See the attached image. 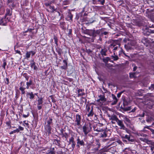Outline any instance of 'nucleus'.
<instances>
[{
    "label": "nucleus",
    "mask_w": 154,
    "mask_h": 154,
    "mask_svg": "<svg viewBox=\"0 0 154 154\" xmlns=\"http://www.w3.org/2000/svg\"><path fill=\"white\" fill-rule=\"evenodd\" d=\"M112 98H113V100H118L117 98L116 97V96L113 94H112Z\"/></svg>",
    "instance_id": "51"
},
{
    "label": "nucleus",
    "mask_w": 154,
    "mask_h": 154,
    "mask_svg": "<svg viewBox=\"0 0 154 154\" xmlns=\"http://www.w3.org/2000/svg\"><path fill=\"white\" fill-rule=\"evenodd\" d=\"M110 60V58H109V57H106L105 58H104L103 59V61L104 62H107L109 60Z\"/></svg>",
    "instance_id": "40"
},
{
    "label": "nucleus",
    "mask_w": 154,
    "mask_h": 154,
    "mask_svg": "<svg viewBox=\"0 0 154 154\" xmlns=\"http://www.w3.org/2000/svg\"><path fill=\"white\" fill-rule=\"evenodd\" d=\"M149 109H151L153 106L154 105V102L153 101H151L149 102Z\"/></svg>",
    "instance_id": "27"
},
{
    "label": "nucleus",
    "mask_w": 154,
    "mask_h": 154,
    "mask_svg": "<svg viewBox=\"0 0 154 154\" xmlns=\"http://www.w3.org/2000/svg\"><path fill=\"white\" fill-rule=\"evenodd\" d=\"M134 41H131L128 42L127 45H125V48L128 50L131 48V46L134 45Z\"/></svg>",
    "instance_id": "7"
},
{
    "label": "nucleus",
    "mask_w": 154,
    "mask_h": 154,
    "mask_svg": "<svg viewBox=\"0 0 154 154\" xmlns=\"http://www.w3.org/2000/svg\"><path fill=\"white\" fill-rule=\"evenodd\" d=\"M135 73H129V77L131 78H133L135 77Z\"/></svg>",
    "instance_id": "32"
},
{
    "label": "nucleus",
    "mask_w": 154,
    "mask_h": 154,
    "mask_svg": "<svg viewBox=\"0 0 154 154\" xmlns=\"http://www.w3.org/2000/svg\"><path fill=\"white\" fill-rule=\"evenodd\" d=\"M63 62L64 63V65H67V62L66 60H64Z\"/></svg>",
    "instance_id": "63"
},
{
    "label": "nucleus",
    "mask_w": 154,
    "mask_h": 154,
    "mask_svg": "<svg viewBox=\"0 0 154 154\" xmlns=\"http://www.w3.org/2000/svg\"><path fill=\"white\" fill-rule=\"evenodd\" d=\"M67 67V65H64L63 66L60 67V68L62 69H66Z\"/></svg>",
    "instance_id": "37"
},
{
    "label": "nucleus",
    "mask_w": 154,
    "mask_h": 154,
    "mask_svg": "<svg viewBox=\"0 0 154 154\" xmlns=\"http://www.w3.org/2000/svg\"><path fill=\"white\" fill-rule=\"evenodd\" d=\"M87 32L91 36L94 37H96L98 35H100L101 33V29L96 30L94 29H92L88 30Z\"/></svg>",
    "instance_id": "2"
},
{
    "label": "nucleus",
    "mask_w": 154,
    "mask_h": 154,
    "mask_svg": "<svg viewBox=\"0 0 154 154\" xmlns=\"http://www.w3.org/2000/svg\"><path fill=\"white\" fill-rule=\"evenodd\" d=\"M35 63L34 61L33 60H32L30 61V66L31 68L33 69L34 70H37L38 69L37 67L35 65Z\"/></svg>",
    "instance_id": "12"
},
{
    "label": "nucleus",
    "mask_w": 154,
    "mask_h": 154,
    "mask_svg": "<svg viewBox=\"0 0 154 154\" xmlns=\"http://www.w3.org/2000/svg\"><path fill=\"white\" fill-rule=\"evenodd\" d=\"M110 120H111L112 121H115L116 122L119 119L117 118V116L115 115H112L110 116Z\"/></svg>",
    "instance_id": "17"
},
{
    "label": "nucleus",
    "mask_w": 154,
    "mask_h": 154,
    "mask_svg": "<svg viewBox=\"0 0 154 154\" xmlns=\"http://www.w3.org/2000/svg\"><path fill=\"white\" fill-rule=\"evenodd\" d=\"M9 20L5 16L4 17L2 18L0 20V25L2 26H6V24L8 22Z\"/></svg>",
    "instance_id": "5"
},
{
    "label": "nucleus",
    "mask_w": 154,
    "mask_h": 154,
    "mask_svg": "<svg viewBox=\"0 0 154 154\" xmlns=\"http://www.w3.org/2000/svg\"><path fill=\"white\" fill-rule=\"evenodd\" d=\"M149 126H146L144 127L143 129V131H146V130H145L146 128L148 129L150 131V129H152L149 128Z\"/></svg>",
    "instance_id": "43"
},
{
    "label": "nucleus",
    "mask_w": 154,
    "mask_h": 154,
    "mask_svg": "<svg viewBox=\"0 0 154 154\" xmlns=\"http://www.w3.org/2000/svg\"><path fill=\"white\" fill-rule=\"evenodd\" d=\"M137 109V108L136 107H134L133 109L131 110V112H134Z\"/></svg>",
    "instance_id": "56"
},
{
    "label": "nucleus",
    "mask_w": 154,
    "mask_h": 154,
    "mask_svg": "<svg viewBox=\"0 0 154 154\" xmlns=\"http://www.w3.org/2000/svg\"><path fill=\"white\" fill-rule=\"evenodd\" d=\"M45 129L48 134L51 133V128L50 125H46L45 126Z\"/></svg>",
    "instance_id": "15"
},
{
    "label": "nucleus",
    "mask_w": 154,
    "mask_h": 154,
    "mask_svg": "<svg viewBox=\"0 0 154 154\" xmlns=\"http://www.w3.org/2000/svg\"><path fill=\"white\" fill-rule=\"evenodd\" d=\"M140 140H142V141H143L144 142H145L146 143H147V141L148 140V139H143V138H140Z\"/></svg>",
    "instance_id": "48"
},
{
    "label": "nucleus",
    "mask_w": 154,
    "mask_h": 154,
    "mask_svg": "<svg viewBox=\"0 0 154 154\" xmlns=\"http://www.w3.org/2000/svg\"><path fill=\"white\" fill-rule=\"evenodd\" d=\"M145 116V113L144 112H143L142 114L140 115V116L141 117H143Z\"/></svg>",
    "instance_id": "64"
},
{
    "label": "nucleus",
    "mask_w": 154,
    "mask_h": 154,
    "mask_svg": "<svg viewBox=\"0 0 154 154\" xmlns=\"http://www.w3.org/2000/svg\"><path fill=\"white\" fill-rule=\"evenodd\" d=\"M25 88H23V87H21L19 88V89L21 91V94H25Z\"/></svg>",
    "instance_id": "26"
},
{
    "label": "nucleus",
    "mask_w": 154,
    "mask_h": 154,
    "mask_svg": "<svg viewBox=\"0 0 154 154\" xmlns=\"http://www.w3.org/2000/svg\"><path fill=\"white\" fill-rule=\"evenodd\" d=\"M120 137L124 143H128L130 142L134 141V139L131 135L121 134L120 135Z\"/></svg>",
    "instance_id": "1"
},
{
    "label": "nucleus",
    "mask_w": 154,
    "mask_h": 154,
    "mask_svg": "<svg viewBox=\"0 0 154 154\" xmlns=\"http://www.w3.org/2000/svg\"><path fill=\"white\" fill-rule=\"evenodd\" d=\"M27 95H29V98L30 99H33L34 97V94H33L32 92H27L26 93Z\"/></svg>",
    "instance_id": "20"
},
{
    "label": "nucleus",
    "mask_w": 154,
    "mask_h": 154,
    "mask_svg": "<svg viewBox=\"0 0 154 154\" xmlns=\"http://www.w3.org/2000/svg\"><path fill=\"white\" fill-rule=\"evenodd\" d=\"M143 34L146 35H149L150 33H154V30L146 29L143 32Z\"/></svg>",
    "instance_id": "10"
},
{
    "label": "nucleus",
    "mask_w": 154,
    "mask_h": 154,
    "mask_svg": "<svg viewBox=\"0 0 154 154\" xmlns=\"http://www.w3.org/2000/svg\"><path fill=\"white\" fill-rule=\"evenodd\" d=\"M64 130L63 129H61L60 130V135H62L63 134L64 132Z\"/></svg>",
    "instance_id": "58"
},
{
    "label": "nucleus",
    "mask_w": 154,
    "mask_h": 154,
    "mask_svg": "<svg viewBox=\"0 0 154 154\" xmlns=\"http://www.w3.org/2000/svg\"><path fill=\"white\" fill-rule=\"evenodd\" d=\"M99 99L97 100V102H100L101 101L102 103H104L106 100V99L104 95H100L99 96Z\"/></svg>",
    "instance_id": "9"
},
{
    "label": "nucleus",
    "mask_w": 154,
    "mask_h": 154,
    "mask_svg": "<svg viewBox=\"0 0 154 154\" xmlns=\"http://www.w3.org/2000/svg\"><path fill=\"white\" fill-rule=\"evenodd\" d=\"M92 51L90 49H86V52L88 54H90L91 53Z\"/></svg>",
    "instance_id": "45"
},
{
    "label": "nucleus",
    "mask_w": 154,
    "mask_h": 154,
    "mask_svg": "<svg viewBox=\"0 0 154 154\" xmlns=\"http://www.w3.org/2000/svg\"><path fill=\"white\" fill-rule=\"evenodd\" d=\"M107 51L106 49L105 48L102 49L100 53L102 56H106V52Z\"/></svg>",
    "instance_id": "19"
},
{
    "label": "nucleus",
    "mask_w": 154,
    "mask_h": 154,
    "mask_svg": "<svg viewBox=\"0 0 154 154\" xmlns=\"http://www.w3.org/2000/svg\"><path fill=\"white\" fill-rule=\"evenodd\" d=\"M49 7L50 8L51 10V12H53L54 11H55V9H54V6H50Z\"/></svg>",
    "instance_id": "42"
},
{
    "label": "nucleus",
    "mask_w": 154,
    "mask_h": 154,
    "mask_svg": "<svg viewBox=\"0 0 154 154\" xmlns=\"http://www.w3.org/2000/svg\"><path fill=\"white\" fill-rule=\"evenodd\" d=\"M11 15V12L10 10L9 9H7L6 10V13L5 15V17L7 16H10Z\"/></svg>",
    "instance_id": "22"
},
{
    "label": "nucleus",
    "mask_w": 154,
    "mask_h": 154,
    "mask_svg": "<svg viewBox=\"0 0 154 154\" xmlns=\"http://www.w3.org/2000/svg\"><path fill=\"white\" fill-rule=\"evenodd\" d=\"M125 56L127 57L130 60L133 61H135L137 60H140V57L141 56L138 54H130V56L125 55Z\"/></svg>",
    "instance_id": "3"
},
{
    "label": "nucleus",
    "mask_w": 154,
    "mask_h": 154,
    "mask_svg": "<svg viewBox=\"0 0 154 154\" xmlns=\"http://www.w3.org/2000/svg\"><path fill=\"white\" fill-rule=\"evenodd\" d=\"M84 91V89H79L78 90L77 92L78 93V96L79 97L85 95V93L83 92Z\"/></svg>",
    "instance_id": "14"
},
{
    "label": "nucleus",
    "mask_w": 154,
    "mask_h": 154,
    "mask_svg": "<svg viewBox=\"0 0 154 154\" xmlns=\"http://www.w3.org/2000/svg\"><path fill=\"white\" fill-rule=\"evenodd\" d=\"M63 137H64L65 138L67 139L68 137V134L67 133H65L63 134L62 135Z\"/></svg>",
    "instance_id": "38"
},
{
    "label": "nucleus",
    "mask_w": 154,
    "mask_h": 154,
    "mask_svg": "<svg viewBox=\"0 0 154 154\" xmlns=\"http://www.w3.org/2000/svg\"><path fill=\"white\" fill-rule=\"evenodd\" d=\"M118 125L120 127V128L123 130H127V129L125 128L124 125L123 124L122 121L118 119L116 122Z\"/></svg>",
    "instance_id": "8"
},
{
    "label": "nucleus",
    "mask_w": 154,
    "mask_h": 154,
    "mask_svg": "<svg viewBox=\"0 0 154 154\" xmlns=\"http://www.w3.org/2000/svg\"><path fill=\"white\" fill-rule=\"evenodd\" d=\"M149 89L151 91L154 90V84H152L151 86L149 87Z\"/></svg>",
    "instance_id": "35"
},
{
    "label": "nucleus",
    "mask_w": 154,
    "mask_h": 154,
    "mask_svg": "<svg viewBox=\"0 0 154 154\" xmlns=\"http://www.w3.org/2000/svg\"><path fill=\"white\" fill-rule=\"evenodd\" d=\"M94 114V113L93 112V109L92 108L87 115L88 117H91Z\"/></svg>",
    "instance_id": "25"
},
{
    "label": "nucleus",
    "mask_w": 154,
    "mask_h": 154,
    "mask_svg": "<svg viewBox=\"0 0 154 154\" xmlns=\"http://www.w3.org/2000/svg\"><path fill=\"white\" fill-rule=\"evenodd\" d=\"M52 119L51 118H50L47 121V124L46 125H50L51 123H52Z\"/></svg>",
    "instance_id": "31"
},
{
    "label": "nucleus",
    "mask_w": 154,
    "mask_h": 154,
    "mask_svg": "<svg viewBox=\"0 0 154 154\" xmlns=\"http://www.w3.org/2000/svg\"><path fill=\"white\" fill-rule=\"evenodd\" d=\"M109 32H102V29H101V33L100 34V36H102L103 35H106L107 34H108Z\"/></svg>",
    "instance_id": "33"
},
{
    "label": "nucleus",
    "mask_w": 154,
    "mask_h": 154,
    "mask_svg": "<svg viewBox=\"0 0 154 154\" xmlns=\"http://www.w3.org/2000/svg\"><path fill=\"white\" fill-rule=\"evenodd\" d=\"M137 24L139 26H146V23L143 21L138 22Z\"/></svg>",
    "instance_id": "18"
},
{
    "label": "nucleus",
    "mask_w": 154,
    "mask_h": 154,
    "mask_svg": "<svg viewBox=\"0 0 154 154\" xmlns=\"http://www.w3.org/2000/svg\"><path fill=\"white\" fill-rule=\"evenodd\" d=\"M100 146V143L97 141H96V143L92 145V146L93 147L92 150L94 152H95L98 150Z\"/></svg>",
    "instance_id": "6"
},
{
    "label": "nucleus",
    "mask_w": 154,
    "mask_h": 154,
    "mask_svg": "<svg viewBox=\"0 0 154 154\" xmlns=\"http://www.w3.org/2000/svg\"><path fill=\"white\" fill-rule=\"evenodd\" d=\"M125 110L126 111L129 110L131 109V107L129 106L128 107L125 108Z\"/></svg>",
    "instance_id": "55"
},
{
    "label": "nucleus",
    "mask_w": 154,
    "mask_h": 154,
    "mask_svg": "<svg viewBox=\"0 0 154 154\" xmlns=\"http://www.w3.org/2000/svg\"><path fill=\"white\" fill-rule=\"evenodd\" d=\"M32 80H29V82H26V85H28L29 86H30V85H32Z\"/></svg>",
    "instance_id": "39"
},
{
    "label": "nucleus",
    "mask_w": 154,
    "mask_h": 154,
    "mask_svg": "<svg viewBox=\"0 0 154 154\" xmlns=\"http://www.w3.org/2000/svg\"><path fill=\"white\" fill-rule=\"evenodd\" d=\"M31 54V52L30 51L29 52H27L26 54V58L28 59L29 58Z\"/></svg>",
    "instance_id": "36"
},
{
    "label": "nucleus",
    "mask_w": 154,
    "mask_h": 154,
    "mask_svg": "<svg viewBox=\"0 0 154 154\" xmlns=\"http://www.w3.org/2000/svg\"><path fill=\"white\" fill-rule=\"evenodd\" d=\"M56 151L54 148H50L47 151L46 154H55Z\"/></svg>",
    "instance_id": "13"
},
{
    "label": "nucleus",
    "mask_w": 154,
    "mask_h": 154,
    "mask_svg": "<svg viewBox=\"0 0 154 154\" xmlns=\"http://www.w3.org/2000/svg\"><path fill=\"white\" fill-rule=\"evenodd\" d=\"M68 17L69 18V19L70 20H72V15L71 14H70L69 15Z\"/></svg>",
    "instance_id": "57"
},
{
    "label": "nucleus",
    "mask_w": 154,
    "mask_h": 154,
    "mask_svg": "<svg viewBox=\"0 0 154 154\" xmlns=\"http://www.w3.org/2000/svg\"><path fill=\"white\" fill-rule=\"evenodd\" d=\"M122 93V92H120V93H118L117 94V97L118 98L119 97H120Z\"/></svg>",
    "instance_id": "60"
},
{
    "label": "nucleus",
    "mask_w": 154,
    "mask_h": 154,
    "mask_svg": "<svg viewBox=\"0 0 154 154\" xmlns=\"http://www.w3.org/2000/svg\"><path fill=\"white\" fill-rule=\"evenodd\" d=\"M150 131L152 133V134L153 136V138H154V129H150Z\"/></svg>",
    "instance_id": "53"
},
{
    "label": "nucleus",
    "mask_w": 154,
    "mask_h": 154,
    "mask_svg": "<svg viewBox=\"0 0 154 154\" xmlns=\"http://www.w3.org/2000/svg\"><path fill=\"white\" fill-rule=\"evenodd\" d=\"M72 143V149H74V147L75 146V141L73 142Z\"/></svg>",
    "instance_id": "49"
},
{
    "label": "nucleus",
    "mask_w": 154,
    "mask_h": 154,
    "mask_svg": "<svg viewBox=\"0 0 154 154\" xmlns=\"http://www.w3.org/2000/svg\"><path fill=\"white\" fill-rule=\"evenodd\" d=\"M112 45L113 46V47L114 48L113 50L114 51L117 50L118 48H119V45L116 46V45H112ZM114 52H115V51Z\"/></svg>",
    "instance_id": "34"
},
{
    "label": "nucleus",
    "mask_w": 154,
    "mask_h": 154,
    "mask_svg": "<svg viewBox=\"0 0 154 154\" xmlns=\"http://www.w3.org/2000/svg\"><path fill=\"white\" fill-rule=\"evenodd\" d=\"M3 64L2 66L4 69H5V66L7 65V63L5 60H3Z\"/></svg>",
    "instance_id": "29"
},
{
    "label": "nucleus",
    "mask_w": 154,
    "mask_h": 154,
    "mask_svg": "<svg viewBox=\"0 0 154 154\" xmlns=\"http://www.w3.org/2000/svg\"><path fill=\"white\" fill-rule=\"evenodd\" d=\"M114 55H112L111 56V57L112 59L116 61L118 60L119 58L117 55H115V52H114Z\"/></svg>",
    "instance_id": "21"
},
{
    "label": "nucleus",
    "mask_w": 154,
    "mask_h": 154,
    "mask_svg": "<svg viewBox=\"0 0 154 154\" xmlns=\"http://www.w3.org/2000/svg\"><path fill=\"white\" fill-rule=\"evenodd\" d=\"M152 143L154 144V142L152 143L151 140H148L146 143L150 144H151Z\"/></svg>",
    "instance_id": "52"
},
{
    "label": "nucleus",
    "mask_w": 154,
    "mask_h": 154,
    "mask_svg": "<svg viewBox=\"0 0 154 154\" xmlns=\"http://www.w3.org/2000/svg\"><path fill=\"white\" fill-rule=\"evenodd\" d=\"M73 142H74V138L73 137H71L69 139V144L70 143H72Z\"/></svg>",
    "instance_id": "44"
},
{
    "label": "nucleus",
    "mask_w": 154,
    "mask_h": 154,
    "mask_svg": "<svg viewBox=\"0 0 154 154\" xmlns=\"http://www.w3.org/2000/svg\"><path fill=\"white\" fill-rule=\"evenodd\" d=\"M91 129V128L90 125L85 124L82 127L83 132L85 135H86L90 131Z\"/></svg>",
    "instance_id": "4"
},
{
    "label": "nucleus",
    "mask_w": 154,
    "mask_h": 154,
    "mask_svg": "<svg viewBox=\"0 0 154 154\" xmlns=\"http://www.w3.org/2000/svg\"><path fill=\"white\" fill-rule=\"evenodd\" d=\"M137 69V67L135 65H134V66L133 68V71H135Z\"/></svg>",
    "instance_id": "59"
},
{
    "label": "nucleus",
    "mask_w": 154,
    "mask_h": 154,
    "mask_svg": "<svg viewBox=\"0 0 154 154\" xmlns=\"http://www.w3.org/2000/svg\"><path fill=\"white\" fill-rule=\"evenodd\" d=\"M56 51L58 53V54L61 56V54L63 53L62 50L60 48H58L57 49Z\"/></svg>",
    "instance_id": "24"
},
{
    "label": "nucleus",
    "mask_w": 154,
    "mask_h": 154,
    "mask_svg": "<svg viewBox=\"0 0 154 154\" xmlns=\"http://www.w3.org/2000/svg\"><path fill=\"white\" fill-rule=\"evenodd\" d=\"M37 105H40L42 104L43 103L42 98L41 97L39 98L37 100Z\"/></svg>",
    "instance_id": "23"
},
{
    "label": "nucleus",
    "mask_w": 154,
    "mask_h": 154,
    "mask_svg": "<svg viewBox=\"0 0 154 154\" xmlns=\"http://www.w3.org/2000/svg\"><path fill=\"white\" fill-rule=\"evenodd\" d=\"M117 101L118 100H113V101L112 102V103H111V104L112 105H115L117 103Z\"/></svg>",
    "instance_id": "47"
},
{
    "label": "nucleus",
    "mask_w": 154,
    "mask_h": 154,
    "mask_svg": "<svg viewBox=\"0 0 154 154\" xmlns=\"http://www.w3.org/2000/svg\"><path fill=\"white\" fill-rule=\"evenodd\" d=\"M77 144H80L81 146H84L85 145L84 142L82 140H80L78 137L77 140Z\"/></svg>",
    "instance_id": "16"
},
{
    "label": "nucleus",
    "mask_w": 154,
    "mask_h": 154,
    "mask_svg": "<svg viewBox=\"0 0 154 154\" xmlns=\"http://www.w3.org/2000/svg\"><path fill=\"white\" fill-rule=\"evenodd\" d=\"M31 52V54H32V56H33L35 54V52L34 51H30Z\"/></svg>",
    "instance_id": "61"
},
{
    "label": "nucleus",
    "mask_w": 154,
    "mask_h": 154,
    "mask_svg": "<svg viewBox=\"0 0 154 154\" xmlns=\"http://www.w3.org/2000/svg\"><path fill=\"white\" fill-rule=\"evenodd\" d=\"M94 131H96L98 132H101L102 131H103V130L102 129H98V128L95 129L94 128Z\"/></svg>",
    "instance_id": "50"
},
{
    "label": "nucleus",
    "mask_w": 154,
    "mask_h": 154,
    "mask_svg": "<svg viewBox=\"0 0 154 154\" xmlns=\"http://www.w3.org/2000/svg\"><path fill=\"white\" fill-rule=\"evenodd\" d=\"M81 120V116L79 114L77 115L76 116V120H75V122L76 123L75 124L78 126L80 125Z\"/></svg>",
    "instance_id": "11"
},
{
    "label": "nucleus",
    "mask_w": 154,
    "mask_h": 154,
    "mask_svg": "<svg viewBox=\"0 0 154 154\" xmlns=\"http://www.w3.org/2000/svg\"><path fill=\"white\" fill-rule=\"evenodd\" d=\"M124 119L125 120V123H126V122H127L128 123H131V121L130 120L126 117H125L124 118Z\"/></svg>",
    "instance_id": "30"
},
{
    "label": "nucleus",
    "mask_w": 154,
    "mask_h": 154,
    "mask_svg": "<svg viewBox=\"0 0 154 154\" xmlns=\"http://www.w3.org/2000/svg\"><path fill=\"white\" fill-rule=\"evenodd\" d=\"M107 136V134L105 132H104L103 134H101L100 137H106Z\"/></svg>",
    "instance_id": "41"
},
{
    "label": "nucleus",
    "mask_w": 154,
    "mask_h": 154,
    "mask_svg": "<svg viewBox=\"0 0 154 154\" xmlns=\"http://www.w3.org/2000/svg\"><path fill=\"white\" fill-rule=\"evenodd\" d=\"M95 20H93V18H91L88 20V23H91L94 22Z\"/></svg>",
    "instance_id": "46"
},
{
    "label": "nucleus",
    "mask_w": 154,
    "mask_h": 154,
    "mask_svg": "<svg viewBox=\"0 0 154 154\" xmlns=\"http://www.w3.org/2000/svg\"><path fill=\"white\" fill-rule=\"evenodd\" d=\"M148 40L146 38H143L141 40V42L143 43L144 44H146V43L147 42Z\"/></svg>",
    "instance_id": "28"
},
{
    "label": "nucleus",
    "mask_w": 154,
    "mask_h": 154,
    "mask_svg": "<svg viewBox=\"0 0 154 154\" xmlns=\"http://www.w3.org/2000/svg\"><path fill=\"white\" fill-rule=\"evenodd\" d=\"M37 108L38 110H40L42 108V106L38 105Z\"/></svg>",
    "instance_id": "62"
},
{
    "label": "nucleus",
    "mask_w": 154,
    "mask_h": 154,
    "mask_svg": "<svg viewBox=\"0 0 154 154\" xmlns=\"http://www.w3.org/2000/svg\"><path fill=\"white\" fill-rule=\"evenodd\" d=\"M54 39L56 44H57V39L56 37H54Z\"/></svg>",
    "instance_id": "54"
}]
</instances>
